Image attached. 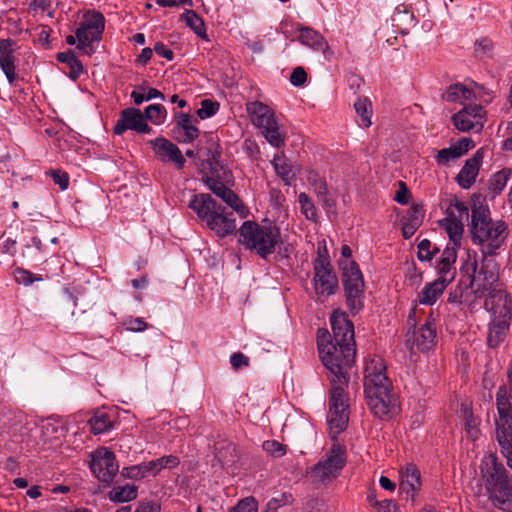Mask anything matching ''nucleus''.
I'll list each match as a JSON object with an SVG mask.
<instances>
[{"label": "nucleus", "mask_w": 512, "mask_h": 512, "mask_svg": "<svg viewBox=\"0 0 512 512\" xmlns=\"http://www.w3.org/2000/svg\"><path fill=\"white\" fill-rule=\"evenodd\" d=\"M338 289V279L328 257L319 251L314 261V290L318 300L325 301Z\"/></svg>", "instance_id": "9b49d317"}, {"label": "nucleus", "mask_w": 512, "mask_h": 512, "mask_svg": "<svg viewBox=\"0 0 512 512\" xmlns=\"http://www.w3.org/2000/svg\"><path fill=\"white\" fill-rule=\"evenodd\" d=\"M485 121V111L479 104L465 105L452 116L454 126L462 132L479 133L482 131Z\"/></svg>", "instance_id": "4468645a"}, {"label": "nucleus", "mask_w": 512, "mask_h": 512, "mask_svg": "<svg viewBox=\"0 0 512 512\" xmlns=\"http://www.w3.org/2000/svg\"><path fill=\"white\" fill-rule=\"evenodd\" d=\"M482 158V152L477 151L472 158L466 160L464 166L456 177L457 183L461 188L468 189L475 182L481 166Z\"/></svg>", "instance_id": "b1692460"}, {"label": "nucleus", "mask_w": 512, "mask_h": 512, "mask_svg": "<svg viewBox=\"0 0 512 512\" xmlns=\"http://www.w3.org/2000/svg\"><path fill=\"white\" fill-rule=\"evenodd\" d=\"M154 51L159 56L171 61L174 58V53L171 49L167 48L162 42H157L154 45Z\"/></svg>", "instance_id": "338daca9"}, {"label": "nucleus", "mask_w": 512, "mask_h": 512, "mask_svg": "<svg viewBox=\"0 0 512 512\" xmlns=\"http://www.w3.org/2000/svg\"><path fill=\"white\" fill-rule=\"evenodd\" d=\"M264 451L273 457L279 458L286 454V446L276 440H267L262 445Z\"/></svg>", "instance_id": "de8ad7c7"}, {"label": "nucleus", "mask_w": 512, "mask_h": 512, "mask_svg": "<svg viewBox=\"0 0 512 512\" xmlns=\"http://www.w3.org/2000/svg\"><path fill=\"white\" fill-rule=\"evenodd\" d=\"M424 218L423 207L419 204L412 205L402 220V234L405 239L412 237L421 226Z\"/></svg>", "instance_id": "393cba45"}, {"label": "nucleus", "mask_w": 512, "mask_h": 512, "mask_svg": "<svg viewBox=\"0 0 512 512\" xmlns=\"http://www.w3.org/2000/svg\"><path fill=\"white\" fill-rule=\"evenodd\" d=\"M333 343L338 346H351L355 348L354 327L352 322L342 311H334L330 317Z\"/></svg>", "instance_id": "dca6fc26"}, {"label": "nucleus", "mask_w": 512, "mask_h": 512, "mask_svg": "<svg viewBox=\"0 0 512 512\" xmlns=\"http://www.w3.org/2000/svg\"><path fill=\"white\" fill-rule=\"evenodd\" d=\"M440 225L445 229L454 244L460 241L463 234V223L461 219H457L456 216H448L440 222Z\"/></svg>", "instance_id": "c9c22d12"}, {"label": "nucleus", "mask_w": 512, "mask_h": 512, "mask_svg": "<svg viewBox=\"0 0 512 512\" xmlns=\"http://www.w3.org/2000/svg\"><path fill=\"white\" fill-rule=\"evenodd\" d=\"M189 207L196 212L201 220L206 221L218 205L211 195L201 193L192 197Z\"/></svg>", "instance_id": "cd10ccee"}, {"label": "nucleus", "mask_w": 512, "mask_h": 512, "mask_svg": "<svg viewBox=\"0 0 512 512\" xmlns=\"http://www.w3.org/2000/svg\"><path fill=\"white\" fill-rule=\"evenodd\" d=\"M298 39L305 46L317 51H323L325 57H328V55L331 54L329 51V45L324 37L311 28H300Z\"/></svg>", "instance_id": "bb28decb"}, {"label": "nucleus", "mask_w": 512, "mask_h": 512, "mask_svg": "<svg viewBox=\"0 0 512 512\" xmlns=\"http://www.w3.org/2000/svg\"><path fill=\"white\" fill-rule=\"evenodd\" d=\"M47 174L52 177L54 183L59 185V187L62 190L68 188L69 176L66 172H63L61 170H50L49 172H47Z\"/></svg>", "instance_id": "052dcab7"}, {"label": "nucleus", "mask_w": 512, "mask_h": 512, "mask_svg": "<svg viewBox=\"0 0 512 512\" xmlns=\"http://www.w3.org/2000/svg\"><path fill=\"white\" fill-rule=\"evenodd\" d=\"M496 439L500 446V452L506 459L507 466L512 470V434L507 436L502 432Z\"/></svg>", "instance_id": "a18cd8bd"}, {"label": "nucleus", "mask_w": 512, "mask_h": 512, "mask_svg": "<svg viewBox=\"0 0 512 512\" xmlns=\"http://www.w3.org/2000/svg\"><path fill=\"white\" fill-rule=\"evenodd\" d=\"M272 166L279 177L290 185L291 180L295 177V169L283 154L275 155L272 160Z\"/></svg>", "instance_id": "7c9ffc66"}, {"label": "nucleus", "mask_w": 512, "mask_h": 512, "mask_svg": "<svg viewBox=\"0 0 512 512\" xmlns=\"http://www.w3.org/2000/svg\"><path fill=\"white\" fill-rule=\"evenodd\" d=\"M415 310L413 309L408 317L407 325L414 330L412 332L408 331L406 334V345L409 349L413 350L414 348L419 351L426 352L431 350L435 346L436 339V327L435 323L431 319H426V321L421 324L418 328H416V320L414 318Z\"/></svg>", "instance_id": "f8f14e48"}, {"label": "nucleus", "mask_w": 512, "mask_h": 512, "mask_svg": "<svg viewBox=\"0 0 512 512\" xmlns=\"http://www.w3.org/2000/svg\"><path fill=\"white\" fill-rule=\"evenodd\" d=\"M160 505L153 501H141L135 512H160Z\"/></svg>", "instance_id": "69168bd1"}, {"label": "nucleus", "mask_w": 512, "mask_h": 512, "mask_svg": "<svg viewBox=\"0 0 512 512\" xmlns=\"http://www.w3.org/2000/svg\"><path fill=\"white\" fill-rule=\"evenodd\" d=\"M464 419L468 435L471 438L476 439L479 435V430L477 428L478 420L473 416L471 410L469 409L464 410Z\"/></svg>", "instance_id": "3c124183"}, {"label": "nucleus", "mask_w": 512, "mask_h": 512, "mask_svg": "<svg viewBox=\"0 0 512 512\" xmlns=\"http://www.w3.org/2000/svg\"><path fill=\"white\" fill-rule=\"evenodd\" d=\"M422 481L419 469L413 463H408L399 470V489L413 501L421 490Z\"/></svg>", "instance_id": "aec40b11"}, {"label": "nucleus", "mask_w": 512, "mask_h": 512, "mask_svg": "<svg viewBox=\"0 0 512 512\" xmlns=\"http://www.w3.org/2000/svg\"><path fill=\"white\" fill-rule=\"evenodd\" d=\"M239 243L245 248L255 251L260 257L266 258L275 252L281 243L280 228L276 225H259L245 221L239 229Z\"/></svg>", "instance_id": "39448f33"}, {"label": "nucleus", "mask_w": 512, "mask_h": 512, "mask_svg": "<svg viewBox=\"0 0 512 512\" xmlns=\"http://www.w3.org/2000/svg\"><path fill=\"white\" fill-rule=\"evenodd\" d=\"M479 469L485 488L494 504L504 511H512V477L496 454H485Z\"/></svg>", "instance_id": "7ed1b4c3"}, {"label": "nucleus", "mask_w": 512, "mask_h": 512, "mask_svg": "<svg viewBox=\"0 0 512 512\" xmlns=\"http://www.w3.org/2000/svg\"><path fill=\"white\" fill-rule=\"evenodd\" d=\"M144 118L150 120L155 125L164 123L166 119V109L160 104H151L146 107Z\"/></svg>", "instance_id": "37998d69"}, {"label": "nucleus", "mask_w": 512, "mask_h": 512, "mask_svg": "<svg viewBox=\"0 0 512 512\" xmlns=\"http://www.w3.org/2000/svg\"><path fill=\"white\" fill-rule=\"evenodd\" d=\"M181 19L189 26L197 36L208 40L203 20L193 10H186Z\"/></svg>", "instance_id": "e433bc0d"}, {"label": "nucleus", "mask_w": 512, "mask_h": 512, "mask_svg": "<svg viewBox=\"0 0 512 512\" xmlns=\"http://www.w3.org/2000/svg\"><path fill=\"white\" fill-rule=\"evenodd\" d=\"M309 181L313 187L317 198L324 197L325 193L328 192L327 184L325 180L321 179L317 175H313L309 178Z\"/></svg>", "instance_id": "bf43d9fd"}, {"label": "nucleus", "mask_w": 512, "mask_h": 512, "mask_svg": "<svg viewBox=\"0 0 512 512\" xmlns=\"http://www.w3.org/2000/svg\"><path fill=\"white\" fill-rule=\"evenodd\" d=\"M496 405L498 411V418L495 421L496 437H499L502 432L507 436L512 435V396L505 385L498 388Z\"/></svg>", "instance_id": "2eb2a0df"}, {"label": "nucleus", "mask_w": 512, "mask_h": 512, "mask_svg": "<svg viewBox=\"0 0 512 512\" xmlns=\"http://www.w3.org/2000/svg\"><path fill=\"white\" fill-rule=\"evenodd\" d=\"M137 492L135 485L116 486L109 492V499L116 503L129 502L137 497Z\"/></svg>", "instance_id": "72a5a7b5"}, {"label": "nucleus", "mask_w": 512, "mask_h": 512, "mask_svg": "<svg viewBox=\"0 0 512 512\" xmlns=\"http://www.w3.org/2000/svg\"><path fill=\"white\" fill-rule=\"evenodd\" d=\"M57 60L69 66V77L71 79L76 80L83 73L82 63L78 60L74 52L71 50L67 52L58 53Z\"/></svg>", "instance_id": "f704fd0d"}, {"label": "nucleus", "mask_w": 512, "mask_h": 512, "mask_svg": "<svg viewBox=\"0 0 512 512\" xmlns=\"http://www.w3.org/2000/svg\"><path fill=\"white\" fill-rule=\"evenodd\" d=\"M231 512H258V503L255 498L247 497L239 501Z\"/></svg>", "instance_id": "864d4df0"}, {"label": "nucleus", "mask_w": 512, "mask_h": 512, "mask_svg": "<svg viewBox=\"0 0 512 512\" xmlns=\"http://www.w3.org/2000/svg\"><path fill=\"white\" fill-rule=\"evenodd\" d=\"M246 109L251 122L261 130L277 122L273 110L262 102H250Z\"/></svg>", "instance_id": "5701e85b"}, {"label": "nucleus", "mask_w": 512, "mask_h": 512, "mask_svg": "<svg viewBox=\"0 0 512 512\" xmlns=\"http://www.w3.org/2000/svg\"><path fill=\"white\" fill-rule=\"evenodd\" d=\"M474 270L471 279V288L477 297H483L486 293L499 303V266L491 256H482L478 265L474 262Z\"/></svg>", "instance_id": "0eeeda50"}, {"label": "nucleus", "mask_w": 512, "mask_h": 512, "mask_svg": "<svg viewBox=\"0 0 512 512\" xmlns=\"http://www.w3.org/2000/svg\"><path fill=\"white\" fill-rule=\"evenodd\" d=\"M512 175V171L509 169H503L491 177L489 181V188L494 194L500 193L506 186L508 180Z\"/></svg>", "instance_id": "79ce46f5"}, {"label": "nucleus", "mask_w": 512, "mask_h": 512, "mask_svg": "<svg viewBox=\"0 0 512 512\" xmlns=\"http://www.w3.org/2000/svg\"><path fill=\"white\" fill-rule=\"evenodd\" d=\"M150 144L160 161L171 162L177 169L184 167L186 161L177 145L162 137L150 140Z\"/></svg>", "instance_id": "a211bd4d"}, {"label": "nucleus", "mask_w": 512, "mask_h": 512, "mask_svg": "<svg viewBox=\"0 0 512 512\" xmlns=\"http://www.w3.org/2000/svg\"><path fill=\"white\" fill-rule=\"evenodd\" d=\"M442 98L447 102L459 103L465 106L468 105V102H471L476 98V94L464 84L455 83L446 89L442 94Z\"/></svg>", "instance_id": "a878e982"}, {"label": "nucleus", "mask_w": 512, "mask_h": 512, "mask_svg": "<svg viewBox=\"0 0 512 512\" xmlns=\"http://www.w3.org/2000/svg\"><path fill=\"white\" fill-rule=\"evenodd\" d=\"M339 265L342 270V282L346 301L352 314H356L363 307L364 280L358 265L350 260L352 250L348 245H343Z\"/></svg>", "instance_id": "423d86ee"}, {"label": "nucleus", "mask_w": 512, "mask_h": 512, "mask_svg": "<svg viewBox=\"0 0 512 512\" xmlns=\"http://www.w3.org/2000/svg\"><path fill=\"white\" fill-rule=\"evenodd\" d=\"M507 226L503 221H492L489 211L483 207L472 210L471 239L480 247L482 256H493L507 237Z\"/></svg>", "instance_id": "20e7f679"}, {"label": "nucleus", "mask_w": 512, "mask_h": 512, "mask_svg": "<svg viewBox=\"0 0 512 512\" xmlns=\"http://www.w3.org/2000/svg\"><path fill=\"white\" fill-rule=\"evenodd\" d=\"M218 108V103L212 102L210 100H203L201 103V108L197 111V114L201 119H206L215 115L218 111Z\"/></svg>", "instance_id": "5fc2aeb1"}, {"label": "nucleus", "mask_w": 512, "mask_h": 512, "mask_svg": "<svg viewBox=\"0 0 512 512\" xmlns=\"http://www.w3.org/2000/svg\"><path fill=\"white\" fill-rule=\"evenodd\" d=\"M317 346L319 357L331 383L327 423L329 434L335 439L347 428L349 422V404L345 388L349 383V370L354 363L356 349L351 345L338 346L333 343L326 329H318Z\"/></svg>", "instance_id": "f257e3e1"}, {"label": "nucleus", "mask_w": 512, "mask_h": 512, "mask_svg": "<svg viewBox=\"0 0 512 512\" xmlns=\"http://www.w3.org/2000/svg\"><path fill=\"white\" fill-rule=\"evenodd\" d=\"M157 474L165 468L171 469L179 464V459L174 455H167L153 460Z\"/></svg>", "instance_id": "603ef678"}, {"label": "nucleus", "mask_w": 512, "mask_h": 512, "mask_svg": "<svg viewBox=\"0 0 512 512\" xmlns=\"http://www.w3.org/2000/svg\"><path fill=\"white\" fill-rule=\"evenodd\" d=\"M17 49V42L13 39L6 38L0 40V69L10 85L17 78L16 57L14 55Z\"/></svg>", "instance_id": "6ab92c4d"}, {"label": "nucleus", "mask_w": 512, "mask_h": 512, "mask_svg": "<svg viewBox=\"0 0 512 512\" xmlns=\"http://www.w3.org/2000/svg\"><path fill=\"white\" fill-rule=\"evenodd\" d=\"M230 363L234 369L246 367L249 364V359L242 353H234L230 357Z\"/></svg>", "instance_id": "0e129e2a"}, {"label": "nucleus", "mask_w": 512, "mask_h": 512, "mask_svg": "<svg viewBox=\"0 0 512 512\" xmlns=\"http://www.w3.org/2000/svg\"><path fill=\"white\" fill-rule=\"evenodd\" d=\"M354 109L361 120V126L368 128L372 125V104L366 97L358 98L354 103Z\"/></svg>", "instance_id": "4c0bfd02"}, {"label": "nucleus", "mask_w": 512, "mask_h": 512, "mask_svg": "<svg viewBox=\"0 0 512 512\" xmlns=\"http://www.w3.org/2000/svg\"><path fill=\"white\" fill-rule=\"evenodd\" d=\"M437 269L439 276L436 281H443V284L447 286L455 277L456 272L453 265L439 262Z\"/></svg>", "instance_id": "8fccbe9b"}, {"label": "nucleus", "mask_w": 512, "mask_h": 512, "mask_svg": "<svg viewBox=\"0 0 512 512\" xmlns=\"http://www.w3.org/2000/svg\"><path fill=\"white\" fill-rule=\"evenodd\" d=\"M469 210L466 204L463 202L456 201L454 204L450 205L448 208V216H456L457 219H468Z\"/></svg>", "instance_id": "13d9d810"}, {"label": "nucleus", "mask_w": 512, "mask_h": 512, "mask_svg": "<svg viewBox=\"0 0 512 512\" xmlns=\"http://www.w3.org/2000/svg\"><path fill=\"white\" fill-rule=\"evenodd\" d=\"M301 213L307 220L317 222L318 213L312 199L306 193H300L298 196Z\"/></svg>", "instance_id": "a19ab883"}, {"label": "nucleus", "mask_w": 512, "mask_h": 512, "mask_svg": "<svg viewBox=\"0 0 512 512\" xmlns=\"http://www.w3.org/2000/svg\"><path fill=\"white\" fill-rule=\"evenodd\" d=\"M318 201L328 215L336 214V200L330 195L329 192L325 193L324 197L318 198Z\"/></svg>", "instance_id": "680f3d73"}, {"label": "nucleus", "mask_w": 512, "mask_h": 512, "mask_svg": "<svg viewBox=\"0 0 512 512\" xmlns=\"http://www.w3.org/2000/svg\"><path fill=\"white\" fill-rule=\"evenodd\" d=\"M364 393L369 409L379 418L389 416L397 408V399L386 375V365L379 356L372 357L365 364Z\"/></svg>", "instance_id": "f03ea898"}, {"label": "nucleus", "mask_w": 512, "mask_h": 512, "mask_svg": "<svg viewBox=\"0 0 512 512\" xmlns=\"http://www.w3.org/2000/svg\"><path fill=\"white\" fill-rule=\"evenodd\" d=\"M154 465L153 460H151L138 465L126 467L122 470V475L133 480H140L150 475L155 476L157 475V472Z\"/></svg>", "instance_id": "c756f323"}, {"label": "nucleus", "mask_w": 512, "mask_h": 512, "mask_svg": "<svg viewBox=\"0 0 512 512\" xmlns=\"http://www.w3.org/2000/svg\"><path fill=\"white\" fill-rule=\"evenodd\" d=\"M447 286L443 281H436L427 283L418 295V301L423 305H433L437 299L442 295Z\"/></svg>", "instance_id": "c85d7f7f"}, {"label": "nucleus", "mask_w": 512, "mask_h": 512, "mask_svg": "<svg viewBox=\"0 0 512 512\" xmlns=\"http://www.w3.org/2000/svg\"><path fill=\"white\" fill-rule=\"evenodd\" d=\"M15 281L19 284L23 285H31L34 281H41V277H35L31 272L25 270V269H16L15 270Z\"/></svg>", "instance_id": "6e6d98bb"}, {"label": "nucleus", "mask_w": 512, "mask_h": 512, "mask_svg": "<svg viewBox=\"0 0 512 512\" xmlns=\"http://www.w3.org/2000/svg\"><path fill=\"white\" fill-rule=\"evenodd\" d=\"M498 296L499 303L495 304L492 310L494 315H499V318L492 320L487 336V343L491 348H496L504 341L512 318V300L510 296L506 292H500Z\"/></svg>", "instance_id": "9d476101"}, {"label": "nucleus", "mask_w": 512, "mask_h": 512, "mask_svg": "<svg viewBox=\"0 0 512 512\" xmlns=\"http://www.w3.org/2000/svg\"><path fill=\"white\" fill-rule=\"evenodd\" d=\"M456 258H457V254H456L455 249L454 248H446L441 255L440 262L446 263V265H453L454 262L456 261Z\"/></svg>", "instance_id": "774afa93"}, {"label": "nucleus", "mask_w": 512, "mask_h": 512, "mask_svg": "<svg viewBox=\"0 0 512 512\" xmlns=\"http://www.w3.org/2000/svg\"><path fill=\"white\" fill-rule=\"evenodd\" d=\"M105 28L104 16L99 12L87 15L76 29L77 49L86 55H92L99 43Z\"/></svg>", "instance_id": "1a4fd4ad"}, {"label": "nucleus", "mask_w": 512, "mask_h": 512, "mask_svg": "<svg viewBox=\"0 0 512 512\" xmlns=\"http://www.w3.org/2000/svg\"><path fill=\"white\" fill-rule=\"evenodd\" d=\"M265 139L274 147H281L284 145V136L281 134L278 123L262 130Z\"/></svg>", "instance_id": "c03bdc74"}, {"label": "nucleus", "mask_w": 512, "mask_h": 512, "mask_svg": "<svg viewBox=\"0 0 512 512\" xmlns=\"http://www.w3.org/2000/svg\"><path fill=\"white\" fill-rule=\"evenodd\" d=\"M90 468L98 480L109 484L117 475L119 465L114 453L103 447L91 454Z\"/></svg>", "instance_id": "ddd939ff"}, {"label": "nucleus", "mask_w": 512, "mask_h": 512, "mask_svg": "<svg viewBox=\"0 0 512 512\" xmlns=\"http://www.w3.org/2000/svg\"><path fill=\"white\" fill-rule=\"evenodd\" d=\"M218 174H211L210 176L204 173L203 181L206 186L216 195L219 196L222 191L226 190L227 187L218 179Z\"/></svg>", "instance_id": "49530a36"}, {"label": "nucleus", "mask_w": 512, "mask_h": 512, "mask_svg": "<svg viewBox=\"0 0 512 512\" xmlns=\"http://www.w3.org/2000/svg\"><path fill=\"white\" fill-rule=\"evenodd\" d=\"M218 197L221 198L233 210H235L241 218L247 216V208L244 206L239 197L228 187L226 190L222 191Z\"/></svg>", "instance_id": "58836bf2"}, {"label": "nucleus", "mask_w": 512, "mask_h": 512, "mask_svg": "<svg viewBox=\"0 0 512 512\" xmlns=\"http://www.w3.org/2000/svg\"><path fill=\"white\" fill-rule=\"evenodd\" d=\"M473 147L474 141L471 138H461L456 143L451 144L448 148L439 150L435 157V161L438 165L446 166L451 161H455L462 157Z\"/></svg>", "instance_id": "4be33fe9"}, {"label": "nucleus", "mask_w": 512, "mask_h": 512, "mask_svg": "<svg viewBox=\"0 0 512 512\" xmlns=\"http://www.w3.org/2000/svg\"><path fill=\"white\" fill-rule=\"evenodd\" d=\"M206 164L203 165L201 172L204 174L205 169L208 168L211 174H218L223 166L220 163L221 149L215 142H211L207 148Z\"/></svg>", "instance_id": "473e14b6"}, {"label": "nucleus", "mask_w": 512, "mask_h": 512, "mask_svg": "<svg viewBox=\"0 0 512 512\" xmlns=\"http://www.w3.org/2000/svg\"><path fill=\"white\" fill-rule=\"evenodd\" d=\"M231 216V213H227L224 208L218 206L205 222L207 227L219 237H225L236 229V221Z\"/></svg>", "instance_id": "412c9836"}, {"label": "nucleus", "mask_w": 512, "mask_h": 512, "mask_svg": "<svg viewBox=\"0 0 512 512\" xmlns=\"http://www.w3.org/2000/svg\"><path fill=\"white\" fill-rule=\"evenodd\" d=\"M89 425L94 434H101L112 428L113 421L106 413L97 412L89 420Z\"/></svg>", "instance_id": "ea45409f"}, {"label": "nucleus", "mask_w": 512, "mask_h": 512, "mask_svg": "<svg viewBox=\"0 0 512 512\" xmlns=\"http://www.w3.org/2000/svg\"><path fill=\"white\" fill-rule=\"evenodd\" d=\"M307 79V73L303 67H296L290 76V82L294 86H301Z\"/></svg>", "instance_id": "e2e57ef3"}, {"label": "nucleus", "mask_w": 512, "mask_h": 512, "mask_svg": "<svg viewBox=\"0 0 512 512\" xmlns=\"http://www.w3.org/2000/svg\"><path fill=\"white\" fill-rule=\"evenodd\" d=\"M436 247L428 240L423 239L418 244V258L420 261H430L433 258Z\"/></svg>", "instance_id": "09e8293b"}, {"label": "nucleus", "mask_w": 512, "mask_h": 512, "mask_svg": "<svg viewBox=\"0 0 512 512\" xmlns=\"http://www.w3.org/2000/svg\"><path fill=\"white\" fill-rule=\"evenodd\" d=\"M177 128L183 133L182 137L178 138L180 142H192L199 135L197 127L191 124V117L189 114L182 113L177 116Z\"/></svg>", "instance_id": "2f4dec72"}, {"label": "nucleus", "mask_w": 512, "mask_h": 512, "mask_svg": "<svg viewBox=\"0 0 512 512\" xmlns=\"http://www.w3.org/2000/svg\"><path fill=\"white\" fill-rule=\"evenodd\" d=\"M126 130H134L138 133H151V127L146 123L144 115L139 109L127 108L121 112L115 127L114 134L121 135Z\"/></svg>", "instance_id": "f3484780"}, {"label": "nucleus", "mask_w": 512, "mask_h": 512, "mask_svg": "<svg viewBox=\"0 0 512 512\" xmlns=\"http://www.w3.org/2000/svg\"><path fill=\"white\" fill-rule=\"evenodd\" d=\"M346 448L334 442L325 456L309 471L311 479L319 483H328L337 478L346 464Z\"/></svg>", "instance_id": "6e6552de"}, {"label": "nucleus", "mask_w": 512, "mask_h": 512, "mask_svg": "<svg viewBox=\"0 0 512 512\" xmlns=\"http://www.w3.org/2000/svg\"><path fill=\"white\" fill-rule=\"evenodd\" d=\"M124 325L131 332H142L148 328V324L140 317H128L125 319Z\"/></svg>", "instance_id": "4d7b16f0"}]
</instances>
